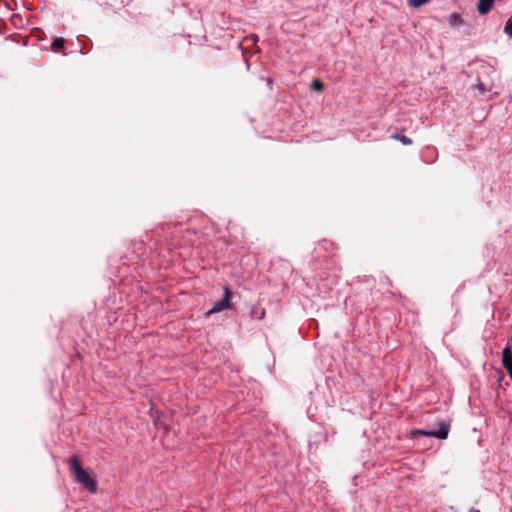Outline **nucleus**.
Here are the masks:
<instances>
[{
    "label": "nucleus",
    "instance_id": "1",
    "mask_svg": "<svg viewBox=\"0 0 512 512\" xmlns=\"http://www.w3.org/2000/svg\"><path fill=\"white\" fill-rule=\"evenodd\" d=\"M70 470L74 475V478L78 484L90 493L97 492L96 480L81 466L79 457L73 455L69 459Z\"/></svg>",
    "mask_w": 512,
    "mask_h": 512
},
{
    "label": "nucleus",
    "instance_id": "2",
    "mask_svg": "<svg viewBox=\"0 0 512 512\" xmlns=\"http://www.w3.org/2000/svg\"><path fill=\"white\" fill-rule=\"evenodd\" d=\"M232 296V291L230 290L229 286L224 287V297L220 300L214 303L213 307L207 312V315H211L214 313H219L223 310L230 309L231 303L230 299Z\"/></svg>",
    "mask_w": 512,
    "mask_h": 512
},
{
    "label": "nucleus",
    "instance_id": "3",
    "mask_svg": "<svg viewBox=\"0 0 512 512\" xmlns=\"http://www.w3.org/2000/svg\"><path fill=\"white\" fill-rule=\"evenodd\" d=\"M450 425L444 421L439 423V429L430 431V437H435L440 440H444L448 437Z\"/></svg>",
    "mask_w": 512,
    "mask_h": 512
},
{
    "label": "nucleus",
    "instance_id": "4",
    "mask_svg": "<svg viewBox=\"0 0 512 512\" xmlns=\"http://www.w3.org/2000/svg\"><path fill=\"white\" fill-rule=\"evenodd\" d=\"M502 364L505 369L512 367V351L508 345L502 351Z\"/></svg>",
    "mask_w": 512,
    "mask_h": 512
},
{
    "label": "nucleus",
    "instance_id": "5",
    "mask_svg": "<svg viewBox=\"0 0 512 512\" xmlns=\"http://www.w3.org/2000/svg\"><path fill=\"white\" fill-rule=\"evenodd\" d=\"M493 3H494V0H479L478 5H477L478 12L481 15L487 14L490 11Z\"/></svg>",
    "mask_w": 512,
    "mask_h": 512
},
{
    "label": "nucleus",
    "instance_id": "6",
    "mask_svg": "<svg viewBox=\"0 0 512 512\" xmlns=\"http://www.w3.org/2000/svg\"><path fill=\"white\" fill-rule=\"evenodd\" d=\"M265 314V309L261 306H253L251 309V317L254 319L262 320Z\"/></svg>",
    "mask_w": 512,
    "mask_h": 512
},
{
    "label": "nucleus",
    "instance_id": "7",
    "mask_svg": "<svg viewBox=\"0 0 512 512\" xmlns=\"http://www.w3.org/2000/svg\"><path fill=\"white\" fill-rule=\"evenodd\" d=\"M64 44L65 40L63 38H56L51 44V49L53 52L59 53L64 48Z\"/></svg>",
    "mask_w": 512,
    "mask_h": 512
},
{
    "label": "nucleus",
    "instance_id": "8",
    "mask_svg": "<svg viewBox=\"0 0 512 512\" xmlns=\"http://www.w3.org/2000/svg\"><path fill=\"white\" fill-rule=\"evenodd\" d=\"M463 22V18L459 13H452L449 17V24L451 26H460Z\"/></svg>",
    "mask_w": 512,
    "mask_h": 512
},
{
    "label": "nucleus",
    "instance_id": "9",
    "mask_svg": "<svg viewBox=\"0 0 512 512\" xmlns=\"http://www.w3.org/2000/svg\"><path fill=\"white\" fill-rule=\"evenodd\" d=\"M392 138L395 139V140L400 141L404 145H411L412 144V139L407 137L406 135H404L402 133L394 134V135H392Z\"/></svg>",
    "mask_w": 512,
    "mask_h": 512
},
{
    "label": "nucleus",
    "instance_id": "10",
    "mask_svg": "<svg viewBox=\"0 0 512 512\" xmlns=\"http://www.w3.org/2000/svg\"><path fill=\"white\" fill-rule=\"evenodd\" d=\"M475 88H477L481 94L491 91V86L484 84L480 79H478Z\"/></svg>",
    "mask_w": 512,
    "mask_h": 512
},
{
    "label": "nucleus",
    "instance_id": "11",
    "mask_svg": "<svg viewBox=\"0 0 512 512\" xmlns=\"http://www.w3.org/2000/svg\"><path fill=\"white\" fill-rule=\"evenodd\" d=\"M430 0H408V4L413 8H418L426 3H428Z\"/></svg>",
    "mask_w": 512,
    "mask_h": 512
},
{
    "label": "nucleus",
    "instance_id": "12",
    "mask_svg": "<svg viewBox=\"0 0 512 512\" xmlns=\"http://www.w3.org/2000/svg\"><path fill=\"white\" fill-rule=\"evenodd\" d=\"M323 87H324V86H323V83H322L320 80H318V79H314V80L312 81L311 88H312L313 90H315V91H321V90L323 89Z\"/></svg>",
    "mask_w": 512,
    "mask_h": 512
},
{
    "label": "nucleus",
    "instance_id": "13",
    "mask_svg": "<svg viewBox=\"0 0 512 512\" xmlns=\"http://www.w3.org/2000/svg\"><path fill=\"white\" fill-rule=\"evenodd\" d=\"M504 32L512 37V19H509L506 24H505V27H504Z\"/></svg>",
    "mask_w": 512,
    "mask_h": 512
},
{
    "label": "nucleus",
    "instance_id": "14",
    "mask_svg": "<svg viewBox=\"0 0 512 512\" xmlns=\"http://www.w3.org/2000/svg\"><path fill=\"white\" fill-rule=\"evenodd\" d=\"M415 433L419 434V435H424V436H429L430 437V434H428V433H430V431H425V430L417 429V430H415Z\"/></svg>",
    "mask_w": 512,
    "mask_h": 512
},
{
    "label": "nucleus",
    "instance_id": "15",
    "mask_svg": "<svg viewBox=\"0 0 512 512\" xmlns=\"http://www.w3.org/2000/svg\"><path fill=\"white\" fill-rule=\"evenodd\" d=\"M509 377L512 379V367H508L507 369Z\"/></svg>",
    "mask_w": 512,
    "mask_h": 512
}]
</instances>
